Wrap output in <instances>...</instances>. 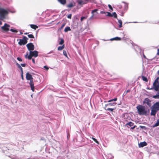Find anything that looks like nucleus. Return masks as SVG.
Instances as JSON below:
<instances>
[{
  "instance_id": "nucleus-9",
  "label": "nucleus",
  "mask_w": 159,
  "mask_h": 159,
  "mask_svg": "<svg viewBox=\"0 0 159 159\" xmlns=\"http://www.w3.org/2000/svg\"><path fill=\"white\" fill-rule=\"evenodd\" d=\"M30 54L32 57H36L38 56V52L36 50L34 51H30Z\"/></svg>"
},
{
  "instance_id": "nucleus-4",
  "label": "nucleus",
  "mask_w": 159,
  "mask_h": 159,
  "mask_svg": "<svg viewBox=\"0 0 159 159\" xmlns=\"http://www.w3.org/2000/svg\"><path fill=\"white\" fill-rule=\"evenodd\" d=\"M8 14L7 11L3 8H0V19L3 20L5 18L6 15Z\"/></svg>"
},
{
  "instance_id": "nucleus-34",
  "label": "nucleus",
  "mask_w": 159,
  "mask_h": 159,
  "mask_svg": "<svg viewBox=\"0 0 159 159\" xmlns=\"http://www.w3.org/2000/svg\"><path fill=\"white\" fill-rule=\"evenodd\" d=\"M28 36L30 38H34V36L32 34H29L28 35Z\"/></svg>"
},
{
  "instance_id": "nucleus-45",
  "label": "nucleus",
  "mask_w": 159,
  "mask_h": 159,
  "mask_svg": "<svg viewBox=\"0 0 159 159\" xmlns=\"http://www.w3.org/2000/svg\"><path fill=\"white\" fill-rule=\"evenodd\" d=\"M32 61L33 62V63H34V64H35V60H34V59H32Z\"/></svg>"
},
{
  "instance_id": "nucleus-26",
  "label": "nucleus",
  "mask_w": 159,
  "mask_h": 159,
  "mask_svg": "<svg viewBox=\"0 0 159 159\" xmlns=\"http://www.w3.org/2000/svg\"><path fill=\"white\" fill-rule=\"evenodd\" d=\"M116 103H115V102H114V103H108L107 104V106H114V105H116Z\"/></svg>"
},
{
  "instance_id": "nucleus-53",
  "label": "nucleus",
  "mask_w": 159,
  "mask_h": 159,
  "mask_svg": "<svg viewBox=\"0 0 159 159\" xmlns=\"http://www.w3.org/2000/svg\"><path fill=\"white\" fill-rule=\"evenodd\" d=\"M158 75H159V70L158 72Z\"/></svg>"
},
{
  "instance_id": "nucleus-39",
  "label": "nucleus",
  "mask_w": 159,
  "mask_h": 159,
  "mask_svg": "<svg viewBox=\"0 0 159 159\" xmlns=\"http://www.w3.org/2000/svg\"><path fill=\"white\" fill-rule=\"evenodd\" d=\"M71 14H70L68 15L67 18L69 19H71Z\"/></svg>"
},
{
  "instance_id": "nucleus-29",
  "label": "nucleus",
  "mask_w": 159,
  "mask_h": 159,
  "mask_svg": "<svg viewBox=\"0 0 159 159\" xmlns=\"http://www.w3.org/2000/svg\"><path fill=\"white\" fill-rule=\"evenodd\" d=\"M92 138L93 139V140L94 141H95L96 143H97L98 144H99V143L98 142L97 140L96 139H95L93 137H92V138Z\"/></svg>"
},
{
  "instance_id": "nucleus-52",
  "label": "nucleus",
  "mask_w": 159,
  "mask_h": 159,
  "mask_svg": "<svg viewBox=\"0 0 159 159\" xmlns=\"http://www.w3.org/2000/svg\"><path fill=\"white\" fill-rule=\"evenodd\" d=\"M143 57L144 58H146V57L144 55H143Z\"/></svg>"
},
{
  "instance_id": "nucleus-23",
  "label": "nucleus",
  "mask_w": 159,
  "mask_h": 159,
  "mask_svg": "<svg viewBox=\"0 0 159 159\" xmlns=\"http://www.w3.org/2000/svg\"><path fill=\"white\" fill-rule=\"evenodd\" d=\"M118 22L119 23V27L120 28L121 27H122V21L121 20H118Z\"/></svg>"
},
{
  "instance_id": "nucleus-38",
  "label": "nucleus",
  "mask_w": 159,
  "mask_h": 159,
  "mask_svg": "<svg viewBox=\"0 0 159 159\" xmlns=\"http://www.w3.org/2000/svg\"><path fill=\"white\" fill-rule=\"evenodd\" d=\"M65 23H63L61 27V29H62V28H63L65 26Z\"/></svg>"
},
{
  "instance_id": "nucleus-30",
  "label": "nucleus",
  "mask_w": 159,
  "mask_h": 159,
  "mask_svg": "<svg viewBox=\"0 0 159 159\" xmlns=\"http://www.w3.org/2000/svg\"><path fill=\"white\" fill-rule=\"evenodd\" d=\"M117 100V98H114L113 99L109 100V101H108V102H110L113 101H116Z\"/></svg>"
},
{
  "instance_id": "nucleus-54",
  "label": "nucleus",
  "mask_w": 159,
  "mask_h": 159,
  "mask_svg": "<svg viewBox=\"0 0 159 159\" xmlns=\"http://www.w3.org/2000/svg\"><path fill=\"white\" fill-rule=\"evenodd\" d=\"M25 34H27V33H25Z\"/></svg>"
},
{
  "instance_id": "nucleus-48",
  "label": "nucleus",
  "mask_w": 159,
  "mask_h": 159,
  "mask_svg": "<svg viewBox=\"0 0 159 159\" xmlns=\"http://www.w3.org/2000/svg\"><path fill=\"white\" fill-rule=\"evenodd\" d=\"M21 78L22 79V80H23L24 79V78H23V73H21Z\"/></svg>"
},
{
  "instance_id": "nucleus-14",
  "label": "nucleus",
  "mask_w": 159,
  "mask_h": 159,
  "mask_svg": "<svg viewBox=\"0 0 159 159\" xmlns=\"http://www.w3.org/2000/svg\"><path fill=\"white\" fill-rule=\"evenodd\" d=\"M158 92L156 95L153 96V98L155 99L159 98V90L157 91Z\"/></svg>"
},
{
  "instance_id": "nucleus-8",
  "label": "nucleus",
  "mask_w": 159,
  "mask_h": 159,
  "mask_svg": "<svg viewBox=\"0 0 159 159\" xmlns=\"http://www.w3.org/2000/svg\"><path fill=\"white\" fill-rule=\"evenodd\" d=\"M10 27L9 25L5 23L3 26L1 27V29L4 31H7L9 30Z\"/></svg>"
},
{
  "instance_id": "nucleus-16",
  "label": "nucleus",
  "mask_w": 159,
  "mask_h": 159,
  "mask_svg": "<svg viewBox=\"0 0 159 159\" xmlns=\"http://www.w3.org/2000/svg\"><path fill=\"white\" fill-rule=\"evenodd\" d=\"M32 57V56L30 55H28V52H27L26 53V54L25 55V57L26 58H28L30 60L31 59Z\"/></svg>"
},
{
  "instance_id": "nucleus-15",
  "label": "nucleus",
  "mask_w": 159,
  "mask_h": 159,
  "mask_svg": "<svg viewBox=\"0 0 159 159\" xmlns=\"http://www.w3.org/2000/svg\"><path fill=\"white\" fill-rule=\"evenodd\" d=\"M30 25L31 28H32L34 30H36L38 28V27L36 25H34L31 24V25Z\"/></svg>"
},
{
  "instance_id": "nucleus-12",
  "label": "nucleus",
  "mask_w": 159,
  "mask_h": 159,
  "mask_svg": "<svg viewBox=\"0 0 159 159\" xmlns=\"http://www.w3.org/2000/svg\"><path fill=\"white\" fill-rule=\"evenodd\" d=\"M147 145V143L145 142H141L139 144V148L143 147Z\"/></svg>"
},
{
  "instance_id": "nucleus-41",
  "label": "nucleus",
  "mask_w": 159,
  "mask_h": 159,
  "mask_svg": "<svg viewBox=\"0 0 159 159\" xmlns=\"http://www.w3.org/2000/svg\"><path fill=\"white\" fill-rule=\"evenodd\" d=\"M21 65L23 67H25L26 66L25 64H21Z\"/></svg>"
},
{
  "instance_id": "nucleus-22",
  "label": "nucleus",
  "mask_w": 159,
  "mask_h": 159,
  "mask_svg": "<svg viewBox=\"0 0 159 159\" xmlns=\"http://www.w3.org/2000/svg\"><path fill=\"white\" fill-rule=\"evenodd\" d=\"M64 48V44L61 46H59L57 48L58 50L60 51L62 50Z\"/></svg>"
},
{
  "instance_id": "nucleus-13",
  "label": "nucleus",
  "mask_w": 159,
  "mask_h": 159,
  "mask_svg": "<svg viewBox=\"0 0 159 159\" xmlns=\"http://www.w3.org/2000/svg\"><path fill=\"white\" fill-rule=\"evenodd\" d=\"M134 123H133V122H129L128 123L126 124L125 125L127 126L128 125L130 127H132L134 126Z\"/></svg>"
},
{
  "instance_id": "nucleus-2",
  "label": "nucleus",
  "mask_w": 159,
  "mask_h": 159,
  "mask_svg": "<svg viewBox=\"0 0 159 159\" xmlns=\"http://www.w3.org/2000/svg\"><path fill=\"white\" fill-rule=\"evenodd\" d=\"M137 109L138 112L140 115H146L148 113L147 111L145 109V107L139 105L136 107Z\"/></svg>"
},
{
  "instance_id": "nucleus-42",
  "label": "nucleus",
  "mask_w": 159,
  "mask_h": 159,
  "mask_svg": "<svg viewBox=\"0 0 159 159\" xmlns=\"http://www.w3.org/2000/svg\"><path fill=\"white\" fill-rule=\"evenodd\" d=\"M108 7H109V8H110L111 10H112V7L110 5H109V4L108 5Z\"/></svg>"
},
{
  "instance_id": "nucleus-46",
  "label": "nucleus",
  "mask_w": 159,
  "mask_h": 159,
  "mask_svg": "<svg viewBox=\"0 0 159 159\" xmlns=\"http://www.w3.org/2000/svg\"><path fill=\"white\" fill-rule=\"evenodd\" d=\"M44 68H45V69H46L47 70H48V68L47 66H44Z\"/></svg>"
},
{
  "instance_id": "nucleus-24",
  "label": "nucleus",
  "mask_w": 159,
  "mask_h": 159,
  "mask_svg": "<svg viewBox=\"0 0 159 159\" xmlns=\"http://www.w3.org/2000/svg\"><path fill=\"white\" fill-rule=\"evenodd\" d=\"M142 79L143 80L146 82H148V80L147 78L144 76H142Z\"/></svg>"
},
{
  "instance_id": "nucleus-49",
  "label": "nucleus",
  "mask_w": 159,
  "mask_h": 159,
  "mask_svg": "<svg viewBox=\"0 0 159 159\" xmlns=\"http://www.w3.org/2000/svg\"><path fill=\"white\" fill-rule=\"evenodd\" d=\"M140 127L141 128H142V129H143V128L145 127V126H140Z\"/></svg>"
},
{
  "instance_id": "nucleus-11",
  "label": "nucleus",
  "mask_w": 159,
  "mask_h": 159,
  "mask_svg": "<svg viewBox=\"0 0 159 159\" xmlns=\"http://www.w3.org/2000/svg\"><path fill=\"white\" fill-rule=\"evenodd\" d=\"M98 11V9H95L93 10L92 11L91 13L92 14V16L90 17L89 19L90 20H92L93 19V17L95 15V14H94V13H97V11Z\"/></svg>"
},
{
  "instance_id": "nucleus-3",
  "label": "nucleus",
  "mask_w": 159,
  "mask_h": 159,
  "mask_svg": "<svg viewBox=\"0 0 159 159\" xmlns=\"http://www.w3.org/2000/svg\"><path fill=\"white\" fill-rule=\"evenodd\" d=\"M26 79L28 80H30V86L31 89L33 92L34 90V86L33 81V77L29 73H27L26 76Z\"/></svg>"
},
{
  "instance_id": "nucleus-10",
  "label": "nucleus",
  "mask_w": 159,
  "mask_h": 159,
  "mask_svg": "<svg viewBox=\"0 0 159 159\" xmlns=\"http://www.w3.org/2000/svg\"><path fill=\"white\" fill-rule=\"evenodd\" d=\"M143 103L144 104H146L149 107H150L151 105V102L148 98H146L143 101Z\"/></svg>"
},
{
  "instance_id": "nucleus-33",
  "label": "nucleus",
  "mask_w": 159,
  "mask_h": 159,
  "mask_svg": "<svg viewBox=\"0 0 159 159\" xmlns=\"http://www.w3.org/2000/svg\"><path fill=\"white\" fill-rule=\"evenodd\" d=\"M10 30L11 32L15 33H17L18 32V31L17 30L13 29H11Z\"/></svg>"
},
{
  "instance_id": "nucleus-32",
  "label": "nucleus",
  "mask_w": 159,
  "mask_h": 159,
  "mask_svg": "<svg viewBox=\"0 0 159 159\" xmlns=\"http://www.w3.org/2000/svg\"><path fill=\"white\" fill-rule=\"evenodd\" d=\"M87 16H82L81 17L80 20L81 21H82L84 19H86L87 18Z\"/></svg>"
},
{
  "instance_id": "nucleus-36",
  "label": "nucleus",
  "mask_w": 159,
  "mask_h": 159,
  "mask_svg": "<svg viewBox=\"0 0 159 159\" xmlns=\"http://www.w3.org/2000/svg\"><path fill=\"white\" fill-rule=\"evenodd\" d=\"M63 54L66 56V57H67V53H66V51H65V50H63Z\"/></svg>"
},
{
  "instance_id": "nucleus-27",
  "label": "nucleus",
  "mask_w": 159,
  "mask_h": 159,
  "mask_svg": "<svg viewBox=\"0 0 159 159\" xmlns=\"http://www.w3.org/2000/svg\"><path fill=\"white\" fill-rule=\"evenodd\" d=\"M78 3L79 4L82 5L83 4H84V3H83V1L81 0H80L78 1Z\"/></svg>"
},
{
  "instance_id": "nucleus-5",
  "label": "nucleus",
  "mask_w": 159,
  "mask_h": 159,
  "mask_svg": "<svg viewBox=\"0 0 159 159\" xmlns=\"http://www.w3.org/2000/svg\"><path fill=\"white\" fill-rule=\"evenodd\" d=\"M153 89L157 91L159 89V82L158 81V78H157L155 80L153 84Z\"/></svg>"
},
{
  "instance_id": "nucleus-50",
  "label": "nucleus",
  "mask_w": 159,
  "mask_h": 159,
  "mask_svg": "<svg viewBox=\"0 0 159 159\" xmlns=\"http://www.w3.org/2000/svg\"><path fill=\"white\" fill-rule=\"evenodd\" d=\"M2 22L1 21H0V25H2Z\"/></svg>"
},
{
  "instance_id": "nucleus-17",
  "label": "nucleus",
  "mask_w": 159,
  "mask_h": 159,
  "mask_svg": "<svg viewBox=\"0 0 159 159\" xmlns=\"http://www.w3.org/2000/svg\"><path fill=\"white\" fill-rule=\"evenodd\" d=\"M121 40V38L118 37H116L114 38H111L110 39L111 40Z\"/></svg>"
},
{
  "instance_id": "nucleus-7",
  "label": "nucleus",
  "mask_w": 159,
  "mask_h": 159,
  "mask_svg": "<svg viewBox=\"0 0 159 159\" xmlns=\"http://www.w3.org/2000/svg\"><path fill=\"white\" fill-rule=\"evenodd\" d=\"M26 47L28 50L30 51L33 50L34 49V45L32 43H30L26 45Z\"/></svg>"
},
{
  "instance_id": "nucleus-43",
  "label": "nucleus",
  "mask_w": 159,
  "mask_h": 159,
  "mask_svg": "<svg viewBox=\"0 0 159 159\" xmlns=\"http://www.w3.org/2000/svg\"><path fill=\"white\" fill-rule=\"evenodd\" d=\"M100 13H101V14H105V13H106V12H104V11H101V12H100Z\"/></svg>"
},
{
  "instance_id": "nucleus-51",
  "label": "nucleus",
  "mask_w": 159,
  "mask_h": 159,
  "mask_svg": "<svg viewBox=\"0 0 159 159\" xmlns=\"http://www.w3.org/2000/svg\"><path fill=\"white\" fill-rule=\"evenodd\" d=\"M148 89H152V88H151V89H149V88H148Z\"/></svg>"
},
{
  "instance_id": "nucleus-20",
  "label": "nucleus",
  "mask_w": 159,
  "mask_h": 159,
  "mask_svg": "<svg viewBox=\"0 0 159 159\" xmlns=\"http://www.w3.org/2000/svg\"><path fill=\"white\" fill-rule=\"evenodd\" d=\"M71 29L69 27H66L64 29V31L65 32H67L69 31H70Z\"/></svg>"
},
{
  "instance_id": "nucleus-37",
  "label": "nucleus",
  "mask_w": 159,
  "mask_h": 159,
  "mask_svg": "<svg viewBox=\"0 0 159 159\" xmlns=\"http://www.w3.org/2000/svg\"><path fill=\"white\" fill-rule=\"evenodd\" d=\"M114 109H112L111 108H107L106 110L107 111H113V110Z\"/></svg>"
},
{
  "instance_id": "nucleus-1",
  "label": "nucleus",
  "mask_w": 159,
  "mask_h": 159,
  "mask_svg": "<svg viewBox=\"0 0 159 159\" xmlns=\"http://www.w3.org/2000/svg\"><path fill=\"white\" fill-rule=\"evenodd\" d=\"M151 115L155 116L157 111H159V101L154 104L151 108Z\"/></svg>"
},
{
  "instance_id": "nucleus-21",
  "label": "nucleus",
  "mask_w": 159,
  "mask_h": 159,
  "mask_svg": "<svg viewBox=\"0 0 159 159\" xmlns=\"http://www.w3.org/2000/svg\"><path fill=\"white\" fill-rule=\"evenodd\" d=\"M16 65L17 66H18V68H19L20 69L21 73H23L22 68L21 67V66H20V65L17 63H16Z\"/></svg>"
},
{
  "instance_id": "nucleus-6",
  "label": "nucleus",
  "mask_w": 159,
  "mask_h": 159,
  "mask_svg": "<svg viewBox=\"0 0 159 159\" xmlns=\"http://www.w3.org/2000/svg\"><path fill=\"white\" fill-rule=\"evenodd\" d=\"M28 39V38L24 36L23 39H20V40L18 42L19 44L20 45L25 44L27 42V40Z\"/></svg>"
},
{
  "instance_id": "nucleus-25",
  "label": "nucleus",
  "mask_w": 159,
  "mask_h": 159,
  "mask_svg": "<svg viewBox=\"0 0 159 159\" xmlns=\"http://www.w3.org/2000/svg\"><path fill=\"white\" fill-rule=\"evenodd\" d=\"M106 13H107V14L106 15L107 16H110V17L112 16L113 15H112V14H111L110 12H106Z\"/></svg>"
},
{
  "instance_id": "nucleus-18",
  "label": "nucleus",
  "mask_w": 159,
  "mask_h": 159,
  "mask_svg": "<svg viewBox=\"0 0 159 159\" xmlns=\"http://www.w3.org/2000/svg\"><path fill=\"white\" fill-rule=\"evenodd\" d=\"M159 125V119L157 120V122L153 125V127H154Z\"/></svg>"
},
{
  "instance_id": "nucleus-28",
  "label": "nucleus",
  "mask_w": 159,
  "mask_h": 159,
  "mask_svg": "<svg viewBox=\"0 0 159 159\" xmlns=\"http://www.w3.org/2000/svg\"><path fill=\"white\" fill-rule=\"evenodd\" d=\"M64 41L63 39H61L60 41L59 42V44L60 45H61L64 43Z\"/></svg>"
},
{
  "instance_id": "nucleus-35",
  "label": "nucleus",
  "mask_w": 159,
  "mask_h": 159,
  "mask_svg": "<svg viewBox=\"0 0 159 159\" xmlns=\"http://www.w3.org/2000/svg\"><path fill=\"white\" fill-rule=\"evenodd\" d=\"M112 15H113L112 16H114V17L116 18L117 17V15L115 12L113 13Z\"/></svg>"
},
{
  "instance_id": "nucleus-31",
  "label": "nucleus",
  "mask_w": 159,
  "mask_h": 159,
  "mask_svg": "<svg viewBox=\"0 0 159 159\" xmlns=\"http://www.w3.org/2000/svg\"><path fill=\"white\" fill-rule=\"evenodd\" d=\"M67 6L68 7H73V6H74V5L72 4V3H70Z\"/></svg>"
},
{
  "instance_id": "nucleus-44",
  "label": "nucleus",
  "mask_w": 159,
  "mask_h": 159,
  "mask_svg": "<svg viewBox=\"0 0 159 159\" xmlns=\"http://www.w3.org/2000/svg\"><path fill=\"white\" fill-rule=\"evenodd\" d=\"M136 127V126L135 125L134 126H133V127H131V129H134Z\"/></svg>"
},
{
  "instance_id": "nucleus-47",
  "label": "nucleus",
  "mask_w": 159,
  "mask_h": 159,
  "mask_svg": "<svg viewBox=\"0 0 159 159\" xmlns=\"http://www.w3.org/2000/svg\"><path fill=\"white\" fill-rule=\"evenodd\" d=\"M157 54L159 55V48L157 49Z\"/></svg>"
},
{
  "instance_id": "nucleus-40",
  "label": "nucleus",
  "mask_w": 159,
  "mask_h": 159,
  "mask_svg": "<svg viewBox=\"0 0 159 159\" xmlns=\"http://www.w3.org/2000/svg\"><path fill=\"white\" fill-rule=\"evenodd\" d=\"M17 59L20 61H22V59L19 57H18L17 58Z\"/></svg>"
},
{
  "instance_id": "nucleus-19",
  "label": "nucleus",
  "mask_w": 159,
  "mask_h": 159,
  "mask_svg": "<svg viewBox=\"0 0 159 159\" xmlns=\"http://www.w3.org/2000/svg\"><path fill=\"white\" fill-rule=\"evenodd\" d=\"M59 2L62 4L64 5L66 3V0H58Z\"/></svg>"
}]
</instances>
